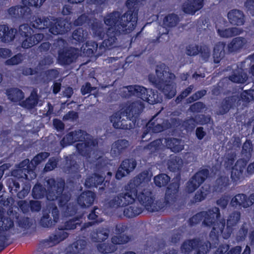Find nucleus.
Listing matches in <instances>:
<instances>
[{
  "mask_svg": "<svg viewBox=\"0 0 254 254\" xmlns=\"http://www.w3.org/2000/svg\"><path fill=\"white\" fill-rule=\"evenodd\" d=\"M157 113L149 120L146 124V129L143 132L141 138L143 139L149 132L159 133L169 128L170 124L167 120L158 117Z\"/></svg>",
  "mask_w": 254,
  "mask_h": 254,
  "instance_id": "13",
  "label": "nucleus"
},
{
  "mask_svg": "<svg viewBox=\"0 0 254 254\" xmlns=\"http://www.w3.org/2000/svg\"><path fill=\"white\" fill-rule=\"evenodd\" d=\"M204 5V0H187L182 5L183 11L186 14L193 15L201 9Z\"/></svg>",
  "mask_w": 254,
  "mask_h": 254,
  "instance_id": "23",
  "label": "nucleus"
},
{
  "mask_svg": "<svg viewBox=\"0 0 254 254\" xmlns=\"http://www.w3.org/2000/svg\"><path fill=\"white\" fill-rule=\"evenodd\" d=\"M170 177L166 174L160 173L154 177V183L158 188L166 187L170 181Z\"/></svg>",
  "mask_w": 254,
  "mask_h": 254,
  "instance_id": "52",
  "label": "nucleus"
},
{
  "mask_svg": "<svg viewBox=\"0 0 254 254\" xmlns=\"http://www.w3.org/2000/svg\"><path fill=\"white\" fill-rule=\"evenodd\" d=\"M130 204V205L125 207L123 213L126 217L128 218H133L139 215L143 212V208L135 205L134 202Z\"/></svg>",
  "mask_w": 254,
  "mask_h": 254,
  "instance_id": "45",
  "label": "nucleus"
},
{
  "mask_svg": "<svg viewBox=\"0 0 254 254\" xmlns=\"http://www.w3.org/2000/svg\"><path fill=\"white\" fill-rule=\"evenodd\" d=\"M254 203V193L250 195L249 196L244 193H238L235 195L231 200V204L232 206H241L245 208L252 206Z\"/></svg>",
  "mask_w": 254,
  "mask_h": 254,
  "instance_id": "21",
  "label": "nucleus"
},
{
  "mask_svg": "<svg viewBox=\"0 0 254 254\" xmlns=\"http://www.w3.org/2000/svg\"><path fill=\"white\" fill-rule=\"evenodd\" d=\"M104 180V176L94 173L86 178L85 182V186L87 188H97L99 186L103 184Z\"/></svg>",
  "mask_w": 254,
  "mask_h": 254,
  "instance_id": "35",
  "label": "nucleus"
},
{
  "mask_svg": "<svg viewBox=\"0 0 254 254\" xmlns=\"http://www.w3.org/2000/svg\"><path fill=\"white\" fill-rule=\"evenodd\" d=\"M59 73V71L57 69L54 68L41 72L40 75L41 77V79L44 82H48L58 78Z\"/></svg>",
  "mask_w": 254,
  "mask_h": 254,
  "instance_id": "50",
  "label": "nucleus"
},
{
  "mask_svg": "<svg viewBox=\"0 0 254 254\" xmlns=\"http://www.w3.org/2000/svg\"><path fill=\"white\" fill-rule=\"evenodd\" d=\"M27 8L21 5H15L11 6L7 10L8 16L12 19L22 20L27 23L29 22L28 14L27 11Z\"/></svg>",
  "mask_w": 254,
  "mask_h": 254,
  "instance_id": "20",
  "label": "nucleus"
},
{
  "mask_svg": "<svg viewBox=\"0 0 254 254\" xmlns=\"http://www.w3.org/2000/svg\"><path fill=\"white\" fill-rule=\"evenodd\" d=\"M226 44L224 42L217 43L214 47L213 58L215 64H219L225 54V48Z\"/></svg>",
  "mask_w": 254,
  "mask_h": 254,
  "instance_id": "34",
  "label": "nucleus"
},
{
  "mask_svg": "<svg viewBox=\"0 0 254 254\" xmlns=\"http://www.w3.org/2000/svg\"><path fill=\"white\" fill-rule=\"evenodd\" d=\"M253 151V148L252 141L250 139H247L242 146V155L247 158H250L252 156Z\"/></svg>",
  "mask_w": 254,
  "mask_h": 254,
  "instance_id": "55",
  "label": "nucleus"
},
{
  "mask_svg": "<svg viewBox=\"0 0 254 254\" xmlns=\"http://www.w3.org/2000/svg\"><path fill=\"white\" fill-rule=\"evenodd\" d=\"M144 108V104L141 101H135L125 107L123 111L114 113L110 118L113 126L116 129H127V124L124 123L122 117H126L129 121H135Z\"/></svg>",
  "mask_w": 254,
  "mask_h": 254,
  "instance_id": "5",
  "label": "nucleus"
},
{
  "mask_svg": "<svg viewBox=\"0 0 254 254\" xmlns=\"http://www.w3.org/2000/svg\"><path fill=\"white\" fill-rule=\"evenodd\" d=\"M60 216V212L57 205L55 203H51L46 208L43 209L39 223L43 228H51L59 222Z\"/></svg>",
  "mask_w": 254,
  "mask_h": 254,
  "instance_id": "12",
  "label": "nucleus"
},
{
  "mask_svg": "<svg viewBox=\"0 0 254 254\" xmlns=\"http://www.w3.org/2000/svg\"><path fill=\"white\" fill-rule=\"evenodd\" d=\"M166 145L172 151L177 153L181 151L184 147L181 144V140L176 138H168L166 140Z\"/></svg>",
  "mask_w": 254,
  "mask_h": 254,
  "instance_id": "51",
  "label": "nucleus"
},
{
  "mask_svg": "<svg viewBox=\"0 0 254 254\" xmlns=\"http://www.w3.org/2000/svg\"><path fill=\"white\" fill-rule=\"evenodd\" d=\"M136 161L133 158H127L124 159L119 166L116 174V178L118 180L129 174L136 166Z\"/></svg>",
  "mask_w": 254,
  "mask_h": 254,
  "instance_id": "18",
  "label": "nucleus"
},
{
  "mask_svg": "<svg viewBox=\"0 0 254 254\" xmlns=\"http://www.w3.org/2000/svg\"><path fill=\"white\" fill-rule=\"evenodd\" d=\"M248 78L247 73L242 68H238L233 71L232 74L229 76V79L237 83H244Z\"/></svg>",
  "mask_w": 254,
  "mask_h": 254,
  "instance_id": "40",
  "label": "nucleus"
},
{
  "mask_svg": "<svg viewBox=\"0 0 254 254\" xmlns=\"http://www.w3.org/2000/svg\"><path fill=\"white\" fill-rule=\"evenodd\" d=\"M23 60V56L21 53H18L12 57L10 59H7L5 62V65H15L21 63Z\"/></svg>",
  "mask_w": 254,
  "mask_h": 254,
  "instance_id": "60",
  "label": "nucleus"
},
{
  "mask_svg": "<svg viewBox=\"0 0 254 254\" xmlns=\"http://www.w3.org/2000/svg\"><path fill=\"white\" fill-rule=\"evenodd\" d=\"M50 155V153L42 152L38 153L31 160L30 163L29 159H25L18 165V169L14 171L18 178H23L28 181H32L36 177L34 168L42 162L45 161Z\"/></svg>",
  "mask_w": 254,
  "mask_h": 254,
  "instance_id": "8",
  "label": "nucleus"
},
{
  "mask_svg": "<svg viewBox=\"0 0 254 254\" xmlns=\"http://www.w3.org/2000/svg\"><path fill=\"white\" fill-rule=\"evenodd\" d=\"M235 101L232 96L226 97L222 101L218 110V114L223 115L232 108Z\"/></svg>",
  "mask_w": 254,
  "mask_h": 254,
  "instance_id": "46",
  "label": "nucleus"
},
{
  "mask_svg": "<svg viewBox=\"0 0 254 254\" xmlns=\"http://www.w3.org/2000/svg\"><path fill=\"white\" fill-rule=\"evenodd\" d=\"M87 134L85 131L81 129L70 131L61 140V145L64 147L76 142H79L76 144L78 154L83 157L89 158L93 148L97 144V142L92 138L85 139Z\"/></svg>",
  "mask_w": 254,
  "mask_h": 254,
  "instance_id": "4",
  "label": "nucleus"
},
{
  "mask_svg": "<svg viewBox=\"0 0 254 254\" xmlns=\"http://www.w3.org/2000/svg\"><path fill=\"white\" fill-rule=\"evenodd\" d=\"M242 251L241 246H237L230 249V245L222 244L219 246L214 254H240Z\"/></svg>",
  "mask_w": 254,
  "mask_h": 254,
  "instance_id": "39",
  "label": "nucleus"
},
{
  "mask_svg": "<svg viewBox=\"0 0 254 254\" xmlns=\"http://www.w3.org/2000/svg\"><path fill=\"white\" fill-rule=\"evenodd\" d=\"M195 125H205L208 124L211 120V117L203 114H198L193 117Z\"/></svg>",
  "mask_w": 254,
  "mask_h": 254,
  "instance_id": "61",
  "label": "nucleus"
},
{
  "mask_svg": "<svg viewBox=\"0 0 254 254\" xmlns=\"http://www.w3.org/2000/svg\"><path fill=\"white\" fill-rule=\"evenodd\" d=\"M121 94L125 98H129L133 96H135L151 105H154L160 102L157 92L137 85L124 87Z\"/></svg>",
  "mask_w": 254,
  "mask_h": 254,
  "instance_id": "9",
  "label": "nucleus"
},
{
  "mask_svg": "<svg viewBox=\"0 0 254 254\" xmlns=\"http://www.w3.org/2000/svg\"><path fill=\"white\" fill-rule=\"evenodd\" d=\"M97 249L98 252L104 254L113 253L116 250L114 245L108 243L99 244L97 246Z\"/></svg>",
  "mask_w": 254,
  "mask_h": 254,
  "instance_id": "56",
  "label": "nucleus"
},
{
  "mask_svg": "<svg viewBox=\"0 0 254 254\" xmlns=\"http://www.w3.org/2000/svg\"><path fill=\"white\" fill-rule=\"evenodd\" d=\"M98 45L97 42L93 41H87L85 43L82 45L81 51L88 57H92L96 52Z\"/></svg>",
  "mask_w": 254,
  "mask_h": 254,
  "instance_id": "42",
  "label": "nucleus"
},
{
  "mask_svg": "<svg viewBox=\"0 0 254 254\" xmlns=\"http://www.w3.org/2000/svg\"><path fill=\"white\" fill-rule=\"evenodd\" d=\"M213 247L209 241L203 242L199 238H195L185 240L182 243L181 249L185 254H189L192 250L195 251L194 254H206Z\"/></svg>",
  "mask_w": 254,
  "mask_h": 254,
  "instance_id": "10",
  "label": "nucleus"
},
{
  "mask_svg": "<svg viewBox=\"0 0 254 254\" xmlns=\"http://www.w3.org/2000/svg\"><path fill=\"white\" fill-rule=\"evenodd\" d=\"M22 3L23 5L21 6L26 7V8L28 9L27 11H29L28 12L27 11V14H28V17L30 25L33 27V25L35 22H38V21L36 20V19L37 20V18H41L42 17L39 15H34L30 7H40L38 0H22Z\"/></svg>",
  "mask_w": 254,
  "mask_h": 254,
  "instance_id": "28",
  "label": "nucleus"
},
{
  "mask_svg": "<svg viewBox=\"0 0 254 254\" xmlns=\"http://www.w3.org/2000/svg\"><path fill=\"white\" fill-rule=\"evenodd\" d=\"M64 215L66 216L74 215L77 212L78 208L76 204L69 203L65 207Z\"/></svg>",
  "mask_w": 254,
  "mask_h": 254,
  "instance_id": "64",
  "label": "nucleus"
},
{
  "mask_svg": "<svg viewBox=\"0 0 254 254\" xmlns=\"http://www.w3.org/2000/svg\"><path fill=\"white\" fill-rule=\"evenodd\" d=\"M161 143V139H156L148 143L145 148L149 150L151 153H154L159 150Z\"/></svg>",
  "mask_w": 254,
  "mask_h": 254,
  "instance_id": "63",
  "label": "nucleus"
},
{
  "mask_svg": "<svg viewBox=\"0 0 254 254\" xmlns=\"http://www.w3.org/2000/svg\"><path fill=\"white\" fill-rule=\"evenodd\" d=\"M57 179L48 178L46 180L47 189L40 183H36L32 190V196L34 199H40L46 197L49 201H54L57 192H61L64 182H56Z\"/></svg>",
  "mask_w": 254,
  "mask_h": 254,
  "instance_id": "6",
  "label": "nucleus"
},
{
  "mask_svg": "<svg viewBox=\"0 0 254 254\" xmlns=\"http://www.w3.org/2000/svg\"><path fill=\"white\" fill-rule=\"evenodd\" d=\"M230 184V180L228 176L220 175L215 181L214 188L216 190L222 192L225 190Z\"/></svg>",
  "mask_w": 254,
  "mask_h": 254,
  "instance_id": "47",
  "label": "nucleus"
},
{
  "mask_svg": "<svg viewBox=\"0 0 254 254\" xmlns=\"http://www.w3.org/2000/svg\"><path fill=\"white\" fill-rule=\"evenodd\" d=\"M194 119L193 117H190L184 120L182 123V128L187 131L193 130L196 127Z\"/></svg>",
  "mask_w": 254,
  "mask_h": 254,
  "instance_id": "58",
  "label": "nucleus"
},
{
  "mask_svg": "<svg viewBox=\"0 0 254 254\" xmlns=\"http://www.w3.org/2000/svg\"><path fill=\"white\" fill-rule=\"evenodd\" d=\"M6 94L8 99L12 102L20 101L24 98L23 92L18 88L11 87L6 90Z\"/></svg>",
  "mask_w": 254,
  "mask_h": 254,
  "instance_id": "37",
  "label": "nucleus"
},
{
  "mask_svg": "<svg viewBox=\"0 0 254 254\" xmlns=\"http://www.w3.org/2000/svg\"><path fill=\"white\" fill-rule=\"evenodd\" d=\"M64 169L68 173L72 175L75 174L78 172L79 165L72 156L66 157Z\"/></svg>",
  "mask_w": 254,
  "mask_h": 254,
  "instance_id": "44",
  "label": "nucleus"
},
{
  "mask_svg": "<svg viewBox=\"0 0 254 254\" xmlns=\"http://www.w3.org/2000/svg\"><path fill=\"white\" fill-rule=\"evenodd\" d=\"M220 211L218 207H214L207 211L199 212L190 218L189 223L190 226H195L202 221L203 226L212 227L209 234L210 238L214 244L218 245V235L222 233L225 225V219H220Z\"/></svg>",
  "mask_w": 254,
  "mask_h": 254,
  "instance_id": "3",
  "label": "nucleus"
},
{
  "mask_svg": "<svg viewBox=\"0 0 254 254\" xmlns=\"http://www.w3.org/2000/svg\"><path fill=\"white\" fill-rule=\"evenodd\" d=\"M180 19L178 15L171 13L166 15L163 19V24L169 28L176 26L179 22Z\"/></svg>",
  "mask_w": 254,
  "mask_h": 254,
  "instance_id": "53",
  "label": "nucleus"
},
{
  "mask_svg": "<svg viewBox=\"0 0 254 254\" xmlns=\"http://www.w3.org/2000/svg\"><path fill=\"white\" fill-rule=\"evenodd\" d=\"M200 57L204 62H207L210 56V51L209 48L206 45L199 46V53Z\"/></svg>",
  "mask_w": 254,
  "mask_h": 254,
  "instance_id": "62",
  "label": "nucleus"
},
{
  "mask_svg": "<svg viewBox=\"0 0 254 254\" xmlns=\"http://www.w3.org/2000/svg\"><path fill=\"white\" fill-rule=\"evenodd\" d=\"M38 22H35L33 28L39 30L49 29V32L53 35H62L67 31L65 24L63 21L57 20L51 21L48 17L37 18Z\"/></svg>",
  "mask_w": 254,
  "mask_h": 254,
  "instance_id": "11",
  "label": "nucleus"
},
{
  "mask_svg": "<svg viewBox=\"0 0 254 254\" xmlns=\"http://www.w3.org/2000/svg\"><path fill=\"white\" fill-rule=\"evenodd\" d=\"M14 226L13 221L9 217L0 214V252L7 247L10 235L7 232Z\"/></svg>",
  "mask_w": 254,
  "mask_h": 254,
  "instance_id": "15",
  "label": "nucleus"
},
{
  "mask_svg": "<svg viewBox=\"0 0 254 254\" xmlns=\"http://www.w3.org/2000/svg\"><path fill=\"white\" fill-rule=\"evenodd\" d=\"M183 164L182 158L176 155H170L167 162L168 170L172 172H176L181 169Z\"/></svg>",
  "mask_w": 254,
  "mask_h": 254,
  "instance_id": "38",
  "label": "nucleus"
},
{
  "mask_svg": "<svg viewBox=\"0 0 254 254\" xmlns=\"http://www.w3.org/2000/svg\"><path fill=\"white\" fill-rule=\"evenodd\" d=\"M24 38L22 42L21 46L24 49H28L40 43L44 38L41 33L32 35L29 34L27 36H22Z\"/></svg>",
  "mask_w": 254,
  "mask_h": 254,
  "instance_id": "31",
  "label": "nucleus"
},
{
  "mask_svg": "<svg viewBox=\"0 0 254 254\" xmlns=\"http://www.w3.org/2000/svg\"><path fill=\"white\" fill-rule=\"evenodd\" d=\"M209 175L207 169H200L196 172L186 184V190L189 193L193 192L202 184Z\"/></svg>",
  "mask_w": 254,
  "mask_h": 254,
  "instance_id": "14",
  "label": "nucleus"
},
{
  "mask_svg": "<svg viewBox=\"0 0 254 254\" xmlns=\"http://www.w3.org/2000/svg\"><path fill=\"white\" fill-rule=\"evenodd\" d=\"M241 214L239 211H234L230 214L227 219V225L225 230L224 227L222 233L218 235V243L219 236H222L224 239H228L231 235L233 227L237 225L240 220ZM225 227V226H224Z\"/></svg>",
  "mask_w": 254,
  "mask_h": 254,
  "instance_id": "19",
  "label": "nucleus"
},
{
  "mask_svg": "<svg viewBox=\"0 0 254 254\" xmlns=\"http://www.w3.org/2000/svg\"><path fill=\"white\" fill-rule=\"evenodd\" d=\"M165 67V64H164L157 65L156 69L157 77L150 74L148 75V79L150 82L164 94L166 98L170 99L176 94V85L172 81L164 80L162 76L164 75Z\"/></svg>",
  "mask_w": 254,
  "mask_h": 254,
  "instance_id": "7",
  "label": "nucleus"
},
{
  "mask_svg": "<svg viewBox=\"0 0 254 254\" xmlns=\"http://www.w3.org/2000/svg\"><path fill=\"white\" fill-rule=\"evenodd\" d=\"M89 27L94 37L99 40H103L105 37L106 38V31L101 21L93 18Z\"/></svg>",
  "mask_w": 254,
  "mask_h": 254,
  "instance_id": "22",
  "label": "nucleus"
},
{
  "mask_svg": "<svg viewBox=\"0 0 254 254\" xmlns=\"http://www.w3.org/2000/svg\"><path fill=\"white\" fill-rule=\"evenodd\" d=\"M129 143L128 140L122 139L115 141L112 145L111 152L114 157H118L125 153Z\"/></svg>",
  "mask_w": 254,
  "mask_h": 254,
  "instance_id": "26",
  "label": "nucleus"
},
{
  "mask_svg": "<svg viewBox=\"0 0 254 254\" xmlns=\"http://www.w3.org/2000/svg\"><path fill=\"white\" fill-rule=\"evenodd\" d=\"M64 182L63 187H62V190L61 192H57L56 195H57L56 198L55 200H58V204L61 208H64V207L68 204L69 203L68 202L69 201L70 199V194L67 193H63V191L65 186V181L64 180L60 178H57L56 180V182Z\"/></svg>",
  "mask_w": 254,
  "mask_h": 254,
  "instance_id": "32",
  "label": "nucleus"
},
{
  "mask_svg": "<svg viewBox=\"0 0 254 254\" xmlns=\"http://www.w3.org/2000/svg\"><path fill=\"white\" fill-rule=\"evenodd\" d=\"M109 233L110 231L108 228L99 227L91 233V240L94 243L103 242L108 238Z\"/></svg>",
  "mask_w": 254,
  "mask_h": 254,
  "instance_id": "30",
  "label": "nucleus"
},
{
  "mask_svg": "<svg viewBox=\"0 0 254 254\" xmlns=\"http://www.w3.org/2000/svg\"><path fill=\"white\" fill-rule=\"evenodd\" d=\"M96 198L95 193L90 190L83 191L77 198V202L82 208L92 205Z\"/></svg>",
  "mask_w": 254,
  "mask_h": 254,
  "instance_id": "25",
  "label": "nucleus"
},
{
  "mask_svg": "<svg viewBox=\"0 0 254 254\" xmlns=\"http://www.w3.org/2000/svg\"><path fill=\"white\" fill-rule=\"evenodd\" d=\"M128 227L125 223H120L116 225L115 233L117 235L114 236L111 238V242L113 244L122 245L128 242L130 240V237L123 233L127 230Z\"/></svg>",
  "mask_w": 254,
  "mask_h": 254,
  "instance_id": "17",
  "label": "nucleus"
},
{
  "mask_svg": "<svg viewBox=\"0 0 254 254\" xmlns=\"http://www.w3.org/2000/svg\"><path fill=\"white\" fill-rule=\"evenodd\" d=\"M65 230L63 226L60 227V228H59V231H57L55 234L50 235L46 242L55 245L64 240L68 236V233L65 232Z\"/></svg>",
  "mask_w": 254,
  "mask_h": 254,
  "instance_id": "36",
  "label": "nucleus"
},
{
  "mask_svg": "<svg viewBox=\"0 0 254 254\" xmlns=\"http://www.w3.org/2000/svg\"><path fill=\"white\" fill-rule=\"evenodd\" d=\"M16 33V29L9 28L7 24L0 25V40L3 42L12 41Z\"/></svg>",
  "mask_w": 254,
  "mask_h": 254,
  "instance_id": "27",
  "label": "nucleus"
},
{
  "mask_svg": "<svg viewBox=\"0 0 254 254\" xmlns=\"http://www.w3.org/2000/svg\"><path fill=\"white\" fill-rule=\"evenodd\" d=\"M140 0H127L128 10L123 14L118 11L108 14L104 18V23L109 27L106 30V38L99 46L105 51L115 47L117 37L132 32L135 28L138 19Z\"/></svg>",
  "mask_w": 254,
  "mask_h": 254,
  "instance_id": "2",
  "label": "nucleus"
},
{
  "mask_svg": "<svg viewBox=\"0 0 254 254\" xmlns=\"http://www.w3.org/2000/svg\"><path fill=\"white\" fill-rule=\"evenodd\" d=\"M246 43V39L242 37L234 38L227 45L228 51L230 53L240 52Z\"/></svg>",
  "mask_w": 254,
  "mask_h": 254,
  "instance_id": "33",
  "label": "nucleus"
},
{
  "mask_svg": "<svg viewBox=\"0 0 254 254\" xmlns=\"http://www.w3.org/2000/svg\"><path fill=\"white\" fill-rule=\"evenodd\" d=\"M210 191L207 190H204L203 187L201 188L195 193L193 199L195 202H198L204 200L209 193Z\"/></svg>",
  "mask_w": 254,
  "mask_h": 254,
  "instance_id": "59",
  "label": "nucleus"
},
{
  "mask_svg": "<svg viewBox=\"0 0 254 254\" xmlns=\"http://www.w3.org/2000/svg\"><path fill=\"white\" fill-rule=\"evenodd\" d=\"M148 175L147 172L144 171L130 180L125 186L126 192L111 196L107 202L106 206L109 208L115 209L126 207L134 202L135 199H137L139 203L149 212L163 211L171 207L177 201L179 196L181 179L180 174L177 175L167 187L164 201H155L152 192L148 190L143 189L137 193L142 184L148 181Z\"/></svg>",
  "mask_w": 254,
  "mask_h": 254,
  "instance_id": "1",
  "label": "nucleus"
},
{
  "mask_svg": "<svg viewBox=\"0 0 254 254\" xmlns=\"http://www.w3.org/2000/svg\"><path fill=\"white\" fill-rule=\"evenodd\" d=\"M101 212V209L98 206H94L87 215V218L90 221L84 223L81 227V230L102 222L103 219L100 216Z\"/></svg>",
  "mask_w": 254,
  "mask_h": 254,
  "instance_id": "24",
  "label": "nucleus"
},
{
  "mask_svg": "<svg viewBox=\"0 0 254 254\" xmlns=\"http://www.w3.org/2000/svg\"><path fill=\"white\" fill-rule=\"evenodd\" d=\"M227 17L232 25L241 26L245 23V15L241 10L232 9L228 13Z\"/></svg>",
  "mask_w": 254,
  "mask_h": 254,
  "instance_id": "29",
  "label": "nucleus"
},
{
  "mask_svg": "<svg viewBox=\"0 0 254 254\" xmlns=\"http://www.w3.org/2000/svg\"><path fill=\"white\" fill-rule=\"evenodd\" d=\"M77 57L76 50L74 48L63 47L59 49L58 51L57 61L61 65H69L73 63Z\"/></svg>",
  "mask_w": 254,
  "mask_h": 254,
  "instance_id": "16",
  "label": "nucleus"
},
{
  "mask_svg": "<svg viewBox=\"0 0 254 254\" xmlns=\"http://www.w3.org/2000/svg\"><path fill=\"white\" fill-rule=\"evenodd\" d=\"M81 224L80 218L75 217L72 219H69L65 221L63 227L66 230H73L78 226H80Z\"/></svg>",
  "mask_w": 254,
  "mask_h": 254,
  "instance_id": "54",
  "label": "nucleus"
},
{
  "mask_svg": "<svg viewBox=\"0 0 254 254\" xmlns=\"http://www.w3.org/2000/svg\"><path fill=\"white\" fill-rule=\"evenodd\" d=\"M39 101V96L36 89H33L30 96L23 101L21 105L28 109H32L37 106Z\"/></svg>",
  "mask_w": 254,
  "mask_h": 254,
  "instance_id": "41",
  "label": "nucleus"
},
{
  "mask_svg": "<svg viewBox=\"0 0 254 254\" xmlns=\"http://www.w3.org/2000/svg\"><path fill=\"white\" fill-rule=\"evenodd\" d=\"M245 165L238 160L231 170V178L233 182H237L243 176Z\"/></svg>",
  "mask_w": 254,
  "mask_h": 254,
  "instance_id": "43",
  "label": "nucleus"
},
{
  "mask_svg": "<svg viewBox=\"0 0 254 254\" xmlns=\"http://www.w3.org/2000/svg\"><path fill=\"white\" fill-rule=\"evenodd\" d=\"M92 18H90L89 16L85 14H82L76 19L73 24L75 26H79L82 25H89L91 23Z\"/></svg>",
  "mask_w": 254,
  "mask_h": 254,
  "instance_id": "57",
  "label": "nucleus"
},
{
  "mask_svg": "<svg viewBox=\"0 0 254 254\" xmlns=\"http://www.w3.org/2000/svg\"><path fill=\"white\" fill-rule=\"evenodd\" d=\"M88 33L85 30L82 28H78L75 29L72 33V37L73 40L76 42V44H84L86 41Z\"/></svg>",
  "mask_w": 254,
  "mask_h": 254,
  "instance_id": "49",
  "label": "nucleus"
},
{
  "mask_svg": "<svg viewBox=\"0 0 254 254\" xmlns=\"http://www.w3.org/2000/svg\"><path fill=\"white\" fill-rule=\"evenodd\" d=\"M243 30L241 28L231 27L222 30H218L219 35L223 38H230L242 34Z\"/></svg>",
  "mask_w": 254,
  "mask_h": 254,
  "instance_id": "48",
  "label": "nucleus"
}]
</instances>
